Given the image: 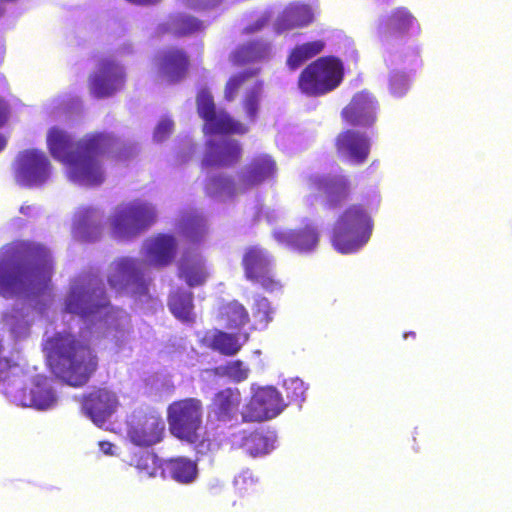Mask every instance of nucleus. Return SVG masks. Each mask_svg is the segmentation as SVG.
Returning <instances> with one entry per match:
<instances>
[{
  "label": "nucleus",
  "instance_id": "f257e3e1",
  "mask_svg": "<svg viewBox=\"0 0 512 512\" xmlns=\"http://www.w3.org/2000/svg\"><path fill=\"white\" fill-rule=\"evenodd\" d=\"M47 144L52 156L66 166L69 179L85 186H97L105 180L99 156L107 153L113 162L126 163L138 153L134 144L122 143L112 133L92 132L73 142L57 127L49 130Z\"/></svg>",
  "mask_w": 512,
  "mask_h": 512
},
{
  "label": "nucleus",
  "instance_id": "f03ea898",
  "mask_svg": "<svg viewBox=\"0 0 512 512\" xmlns=\"http://www.w3.org/2000/svg\"><path fill=\"white\" fill-rule=\"evenodd\" d=\"M43 351L52 372L69 385L87 383L97 369V357L90 345L71 333H57L46 339Z\"/></svg>",
  "mask_w": 512,
  "mask_h": 512
},
{
  "label": "nucleus",
  "instance_id": "7ed1b4c3",
  "mask_svg": "<svg viewBox=\"0 0 512 512\" xmlns=\"http://www.w3.org/2000/svg\"><path fill=\"white\" fill-rule=\"evenodd\" d=\"M32 294L30 247L14 243L0 250V296L28 299Z\"/></svg>",
  "mask_w": 512,
  "mask_h": 512
},
{
  "label": "nucleus",
  "instance_id": "20e7f679",
  "mask_svg": "<svg viewBox=\"0 0 512 512\" xmlns=\"http://www.w3.org/2000/svg\"><path fill=\"white\" fill-rule=\"evenodd\" d=\"M373 228L374 221L367 207L360 203L351 204L335 221L331 243L339 253H354L370 240Z\"/></svg>",
  "mask_w": 512,
  "mask_h": 512
},
{
  "label": "nucleus",
  "instance_id": "39448f33",
  "mask_svg": "<svg viewBox=\"0 0 512 512\" xmlns=\"http://www.w3.org/2000/svg\"><path fill=\"white\" fill-rule=\"evenodd\" d=\"M344 79V66L335 56H322L299 74L297 85L308 97H321L337 89Z\"/></svg>",
  "mask_w": 512,
  "mask_h": 512
},
{
  "label": "nucleus",
  "instance_id": "423d86ee",
  "mask_svg": "<svg viewBox=\"0 0 512 512\" xmlns=\"http://www.w3.org/2000/svg\"><path fill=\"white\" fill-rule=\"evenodd\" d=\"M202 417L203 403L198 398L179 399L167 407L169 432L175 438L190 444L199 441Z\"/></svg>",
  "mask_w": 512,
  "mask_h": 512
},
{
  "label": "nucleus",
  "instance_id": "0eeeda50",
  "mask_svg": "<svg viewBox=\"0 0 512 512\" xmlns=\"http://www.w3.org/2000/svg\"><path fill=\"white\" fill-rule=\"evenodd\" d=\"M241 265L245 278L272 293L282 288L281 280L274 271V260L270 253L259 245L248 246L243 253Z\"/></svg>",
  "mask_w": 512,
  "mask_h": 512
},
{
  "label": "nucleus",
  "instance_id": "6e6552de",
  "mask_svg": "<svg viewBox=\"0 0 512 512\" xmlns=\"http://www.w3.org/2000/svg\"><path fill=\"white\" fill-rule=\"evenodd\" d=\"M305 187L310 204L325 198V205L328 208H336L346 202L352 191L351 181L344 175H310L305 180Z\"/></svg>",
  "mask_w": 512,
  "mask_h": 512
},
{
  "label": "nucleus",
  "instance_id": "1a4fd4ad",
  "mask_svg": "<svg viewBox=\"0 0 512 512\" xmlns=\"http://www.w3.org/2000/svg\"><path fill=\"white\" fill-rule=\"evenodd\" d=\"M156 220L155 209L147 203L135 202L119 208L112 221V233L117 239H130Z\"/></svg>",
  "mask_w": 512,
  "mask_h": 512
},
{
  "label": "nucleus",
  "instance_id": "9d476101",
  "mask_svg": "<svg viewBox=\"0 0 512 512\" xmlns=\"http://www.w3.org/2000/svg\"><path fill=\"white\" fill-rule=\"evenodd\" d=\"M126 78L124 66L111 57H103L89 75L88 88L95 98H108L124 88Z\"/></svg>",
  "mask_w": 512,
  "mask_h": 512
},
{
  "label": "nucleus",
  "instance_id": "9b49d317",
  "mask_svg": "<svg viewBox=\"0 0 512 512\" xmlns=\"http://www.w3.org/2000/svg\"><path fill=\"white\" fill-rule=\"evenodd\" d=\"M108 305L104 288L89 281L72 286L65 301V311L85 318Z\"/></svg>",
  "mask_w": 512,
  "mask_h": 512
},
{
  "label": "nucleus",
  "instance_id": "f8f14e48",
  "mask_svg": "<svg viewBox=\"0 0 512 512\" xmlns=\"http://www.w3.org/2000/svg\"><path fill=\"white\" fill-rule=\"evenodd\" d=\"M379 103L368 90L355 93L349 103L341 110L343 122L349 126L368 129L377 121Z\"/></svg>",
  "mask_w": 512,
  "mask_h": 512
},
{
  "label": "nucleus",
  "instance_id": "ddd939ff",
  "mask_svg": "<svg viewBox=\"0 0 512 512\" xmlns=\"http://www.w3.org/2000/svg\"><path fill=\"white\" fill-rule=\"evenodd\" d=\"M286 407L280 392L274 387L260 388L251 397L242 414V422H262L279 415Z\"/></svg>",
  "mask_w": 512,
  "mask_h": 512
},
{
  "label": "nucleus",
  "instance_id": "4468645a",
  "mask_svg": "<svg viewBox=\"0 0 512 512\" xmlns=\"http://www.w3.org/2000/svg\"><path fill=\"white\" fill-rule=\"evenodd\" d=\"M153 64L159 77L169 83H178L188 75L191 60L183 48L171 46L159 51Z\"/></svg>",
  "mask_w": 512,
  "mask_h": 512
},
{
  "label": "nucleus",
  "instance_id": "2eb2a0df",
  "mask_svg": "<svg viewBox=\"0 0 512 512\" xmlns=\"http://www.w3.org/2000/svg\"><path fill=\"white\" fill-rule=\"evenodd\" d=\"M138 263L132 258H121L115 261L108 277L111 288L120 291L131 286L134 294L146 295L149 283L145 280Z\"/></svg>",
  "mask_w": 512,
  "mask_h": 512
},
{
  "label": "nucleus",
  "instance_id": "dca6fc26",
  "mask_svg": "<svg viewBox=\"0 0 512 512\" xmlns=\"http://www.w3.org/2000/svg\"><path fill=\"white\" fill-rule=\"evenodd\" d=\"M127 435L134 445L150 447L163 440L165 423L159 414L144 413L131 421Z\"/></svg>",
  "mask_w": 512,
  "mask_h": 512
},
{
  "label": "nucleus",
  "instance_id": "f3484780",
  "mask_svg": "<svg viewBox=\"0 0 512 512\" xmlns=\"http://www.w3.org/2000/svg\"><path fill=\"white\" fill-rule=\"evenodd\" d=\"M242 395L238 388L227 387L214 394L209 405L208 419L222 424H237L241 413Z\"/></svg>",
  "mask_w": 512,
  "mask_h": 512
},
{
  "label": "nucleus",
  "instance_id": "a211bd4d",
  "mask_svg": "<svg viewBox=\"0 0 512 512\" xmlns=\"http://www.w3.org/2000/svg\"><path fill=\"white\" fill-rule=\"evenodd\" d=\"M118 399L114 392L99 388L85 395L82 399V409L96 424L100 425L116 411Z\"/></svg>",
  "mask_w": 512,
  "mask_h": 512
},
{
  "label": "nucleus",
  "instance_id": "6ab92c4d",
  "mask_svg": "<svg viewBox=\"0 0 512 512\" xmlns=\"http://www.w3.org/2000/svg\"><path fill=\"white\" fill-rule=\"evenodd\" d=\"M370 146L369 138L353 129L344 130L335 138L337 153L357 165L363 164L368 159Z\"/></svg>",
  "mask_w": 512,
  "mask_h": 512
},
{
  "label": "nucleus",
  "instance_id": "aec40b11",
  "mask_svg": "<svg viewBox=\"0 0 512 512\" xmlns=\"http://www.w3.org/2000/svg\"><path fill=\"white\" fill-rule=\"evenodd\" d=\"M273 238L278 244L299 253L314 250L319 242L318 231L311 224L291 230H276L273 232Z\"/></svg>",
  "mask_w": 512,
  "mask_h": 512
},
{
  "label": "nucleus",
  "instance_id": "412c9836",
  "mask_svg": "<svg viewBox=\"0 0 512 512\" xmlns=\"http://www.w3.org/2000/svg\"><path fill=\"white\" fill-rule=\"evenodd\" d=\"M419 32L420 26L409 10L403 7L396 8L379 28V36L384 42L403 38L410 31Z\"/></svg>",
  "mask_w": 512,
  "mask_h": 512
},
{
  "label": "nucleus",
  "instance_id": "4be33fe9",
  "mask_svg": "<svg viewBox=\"0 0 512 512\" xmlns=\"http://www.w3.org/2000/svg\"><path fill=\"white\" fill-rule=\"evenodd\" d=\"M242 147L238 140L227 139L219 145L210 142L202 160L203 167H232L240 162Z\"/></svg>",
  "mask_w": 512,
  "mask_h": 512
},
{
  "label": "nucleus",
  "instance_id": "5701e85b",
  "mask_svg": "<svg viewBox=\"0 0 512 512\" xmlns=\"http://www.w3.org/2000/svg\"><path fill=\"white\" fill-rule=\"evenodd\" d=\"M271 56V44L264 39H256L236 47L229 55L234 67H242L268 60Z\"/></svg>",
  "mask_w": 512,
  "mask_h": 512
},
{
  "label": "nucleus",
  "instance_id": "b1692460",
  "mask_svg": "<svg viewBox=\"0 0 512 512\" xmlns=\"http://www.w3.org/2000/svg\"><path fill=\"white\" fill-rule=\"evenodd\" d=\"M34 301L37 296L49 295L53 272L50 252L40 244H34Z\"/></svg>",
  "mask_w": 512,
  "mask_h": 512
},
{
  "label": "nucleus",
  "instance_id": "393cba45",
  "mask_svg": "<svg viewBox=\"0 0 512 512\" xmlns=\"http://www.w3.org/2000/svg\"><path fill=\"white\" fill-rule=\"evenodd\" d=\"M198 475V466L195 461L188 457L178 456L163 460L162 478L188 485L193 483Z\"/></svg>",
  "mask_w": 512,
  "mask_h": 512
},
{
  "label": "nucleus",
  "instance_id": "a878e982",
  "mask_svg": "<svg viewBox=\"0 0 512 512\" xmlns=\"http://www.w3.org/2000/svg\"><path fill=\"white\" fill-rule=\"evenodd\" d=\"M275 171L276 164L270 156H256L245 166L240 176V183L246 189L257 186L272 178Z\"/></svg>",
  "mask_w": 512,
  "mask_h": 512
},
{
  "label": "nucleus",
  "instance_id": "bb28decb",
  "mask_svg": "<svg viewBox=\"0 0 512 512\" xmlns=\"http://www.w3.org/2000/svg\"><path fill=\"white\" fill-rule=\"evenodd\" d=\"M146 252L151 265L165 267L176 255V240L171 235L159 234L147 241Z\"/></svg>",
  "mask_w": 512,
  "mask_h": 512
},
{
  "label": "nucleus",
  "instance_id": "cd10ccee",
  "mask_svg": "<svg viewBox=\"0 0 512 512\" xmlns=\"http://www.w3.org/2000/svg\"><path fill=\"white\" fill-rule=\"evenodd\" d=\"M313 20L314 14L309 5L292 4L277 18L276 29L281 33L295 28H302L311 24Z\"/></svg>",
  "mask_w": 512,
  "mask_h": 512
},
{
  "label": "nucleus",
  "instance_id": "c85d7f7f",
  "mask_svg": "<svg viewBox=\"0 0 512 512\" xmlns=\"http://www.w3.org/2000/svg\"><path fill=\"white\" fill-rule=\"evenodd\" d=\"M178 276L183 279L189 287H197L207 281L209 273L202 258L184 255L180 260Z\"/></svg>",
  "mask_w": 512,
  "mask_h": 512
},
{
  "label": "nucleus",
  "instance_id": "c756f323",
  "mask_svg": "<svg viewBox=\"0 0 512 512\" xmlns=\"http://www.w3.org/2000/svg\"><path fill=\"white\" fill-rule=\"evenodd\" d=\"M127 464L133 467L141 478L162 476V464L157 454L151 451H137L130 455Z\"/></svg>",
  "mask_w": 512,
  "mask_h": 512
},
{
  "label": "nucleus",
  "instance_id": "7c9ffc66",
  "mask_svg": "<svg viewBox=\"0 0 512 512\" xmlns=\"http://www.w3.org/2000/svg\"><path fill=\"white\" fill-rule=\"evenodd\" d=\"M5 325L15 339L30 335V304L14 305L3 317Z\"/></svg>",
  "mask_w": 512,
  "mask_h": 512
},
{
  "label": "nucleus",
  "instance_id": "2f4dec72",
  "mask_svg": "<svg viewBox=\"0 0 512 512\" xmlns=\"http://www.w3.org/2000/svg\"><path fill=\"white\" fill-rule=\"evenodd\" d=\"M218 317L229 330H240L250 321L248 310L237 300L222 304Z\"/></svg>",
  "mask_w": 512,
  "mask_h": 512
},
{
  "label": "nucleus",
  "instance_id": "473e14b6",
  "mask_svg": "<svg viewBox=\"0 0 512 512\" xmlns=\"http://www.w3.org/2000/svg\"><path fill=\"white\" fill-rule=\"evenodd\" d=\"M249 333H243L241 337L222 330H217L211 339V348L224 356H234L249 340Z\"/></svg>",
  "mask_w": 512,
  "mask_h": 512
},
{
  "label": "nucleus",
  "instance_id": "72a5a7b5",
  "mask_svg": "<svg viewBox=\"0 0 512 512\" xmlns=\"http://www.w3.org/2000/svg\"><path fill=\"white\" fill-rule=\"evenodd\" d=\"M205 134H238L243 135L248 132V127L235 120L227 112L221 110L213 120L204 124Z\"/></svg>",
  "mask_w": 512,
  "mask_h": 512
},
{
  "label": "nucleus",
  "instance_id": "f704fd0d",
  "mask_svg": "<svg viewBox=\"0 0 512 512\" xmlns=\"http://www.w3.org/2000/svg\"><path fill=\"white\" fill-rule=\"evenodd\" d=\"M325 48L323 40H314L296 45L289 53L286 65L292 71L297 70L308 60L320 54Z\"/></svg>",
  "mask_w": 512,
  "mask_h": 512
},
{
  "label": "nucleus",
  "instance_id": "c9c22d12",
  "mask_svg": "<svg viewBox=\"0 0 512 512\" xmlns=\"http://www.w3.org/2000/svg\"><path fill=\"white\" fill-rule=\"evenodd\" d=\"M171 313L180 321L190 323L194 321L192 292L177 290L169 297L168 302Z\"/></svg>",
  "mask_w": 512,
  "mask_h": 512
},
{
  "label": "nucleus",
  "instance_id": "e433bc0d",
  "mask_svg": "<svg viewBox=\"0 0 512 512\" xmlns=\"http://www.w3.org/2000/svg\"><path fill=\"white\" fill-rule=\"evenodd\" d=\"M57 403V396L51 385V380L46 376H37L34 379V409L48 410Z\"/></svg>",
  "mask_w": 512,
  "mask_h": 512
},
{
  "label": "nucleus",
  "instance_id": "4c0bfd02",
  "mask_svg": "<svg viewBox=\"0 0 512 512\" xmlns=\"http://www.w3.org/2000/svg\"><path fill=\"white\" fill-rule=\"evenodd\" d=\"M5 394L13 403L21 407L32 406V389L27 387L26 381L16 375L12 379H8L5 384Z\"/></svg>",
  "mask_w": 512,
  "mask_h": 512
},
{
  "label": "nucleus",
  "instance_id": "58836bf2",
  "mask_svg": "<svg viewBox=\"0 0 512 512\" xmlns=\"http://www.w3.org/2000/svg\"><path fill=\"white\" fill-rule=\"evenodd\" d=\"M169 31L176 37L189 36L204 29L203 22L196 17L178 14L168 22Z\"/></svg>",
  "mask_w": 512,
  "mask_h": 512
},
{
  "label": "nucleus",
  "instance_id": "ea45409f",
  "mask_svg": "<svg viewBox=\"0 0 512 512\" xmlns=\"http://www.w3.org/2000/svg\"><path fill=\"white\" fill-rule=\"evenodd\" d=\"M240 446L246 454L252 457L264 455L270 450L268 437L259 431L244 432Z\"/></svg>",
  "mask_w": 512,
  "mask_h": 512
},
{
  "label": "nucleus",
  "instance_id": "a19ab883",
  "mask_svg": "<svg viewBox=\"0 0 512 512\" xmlns=\"http://www.w3.org/2000/svg\"><path fill=\"white\" fill-rule=\"evenodd\" d=\"M13 169L17 184L30 187L32 184V151L20 152L14 162Z\"/></svg>",
  "mask_w": 512,
  "mask_h": 512
},
{
  "label": "nucleus",
  "instance_id": "79ce46f5",
  "mask_svg": "<svg viewBox=\"0 0 512 512\" xmlns=\"http://www.w3.org/2000/svg\"><path fill=\"white\" fill-rule=\"evenodd\" d=\"M259 68H250L231 75L224 87V98L227 101H233L238 95L240 89L250 79L259 74Z\"/></svg>",
  "mask_w": 512,
  "mask_h": 512
},
{
  "label": "nucleus",
  "instance_id": "37998d69",
  "mask_svg": "<svg viewBox=\"0 0 512 512\" xmlns=\"http://www.w3.org/2000/svg\"><path fill=\"white\" fill-rule=\"evenodd\" d=\"M274 310L270 301L263 296L255 299L252 307V315L254 318V328L264 329L273 320Z\"/></svg>",
  "mask_w": 512,
  "mask_h": 512
},
{
  "label": "nucleus",
  "instance_id": "c03bdc74",
  "mask_svg": "<svg viewBox=\"0 0 512 512\" xmlns=\"http://www.w3.org/2000/svg\"><path fill=\"white\" fill-rule=\"evenodd\" d=\"M196 105L198 115L204 120L205 124L213 120L218 113L213 96L208 89H201L197 93Z\"/></svg>",
  "mask_w": 512,
  "mask_h": 512
},
{
  "label": "nucleus",
  "instance_id": "a18cd8bd",
  "mask_svg": "<svg viewBox=\"0 0 512 512\" xmlns=\"http://www.w3.org/2000/svg\"><path fill=\"white\" fill-rule=\"evenodd\" d=\"M215 373L220 376H225L233 382H242L247 379L249 369L244 365L241 360L230 361L225 365L219 366L215 369Z\"/></svg>",
  "mask_w": 512,
  "mask_h": 512
},
{
  "label": "nucleus",
  "instance_id": "49530a36",
  "mask_svg": "<svg viewBox=\"0 0 512 512\" xmlns=\"http://www.w3.org/2000/svg\"><path fill=\"white\" fill-rule=\"evenodd\" d=\"M262 93V82L256 83L250 90L247 91L243 99V108L246 116L254 121L257 117L259 110V103Z\"/></svg>",
  "mask_w": 512,
  "mask_h": 512
},
{
  "label": "nucleus",
  "instance_id": "de8ad7c7",
  "mask_svg": "<svg viewBox=\"0 0 512 512\" xmlns=\"http://www.w3.org/2000/svg\"><path fill=\"white\" fill-rule=\"evenodd\" d=\"M283 390L286 397V406L292 403H301L305 398L306 387L303 381L298 378L286 380Z\"/></svg>",
  "mask_w": 512,
  "mask_h": 512
},
{
  "label": "nucleus",
  "instance_id": "09e8293b",
  "mask_svg": "<svg viewBox=\"0 0 512 512\" xmlns=\"http://www.w3.org/2000/svg\"><path fill=\"white\" fill-rule=\"evenodd\" d=\"M234 487L237 494L243 497L257 493L259 484L251 473L244 471L235 477Z\"/></svg>",
  "mask_w": 512,
  "mask_h": 512
},
{
  "label": "nucleus",
  "instance_id": "8fccbe9b",
  "mask_svg": "<svg viewBox=\"0 0 512 512\" xmlns=\"http://www.w3.org/2000/svg\"><path fill=\"white\" fill-rule=\"evenodd\" d=\"M50 162L43 152L34 149V185L43 184L50 176Z\"/></svg>",
  "mask_w": 512,
  "mask_h": 512
},
{
  "label": "nucleus",
  "instance_id": "3c124183",
  "mask_svg": "<svg viewBox=\"0 0 512 512\" xmlns=\"http://www.w3.org/2000/svg\"><path fill=\"white\" fill-rule=\"evenodd\" d=\"M4 347L2 341L0 340V380L7 379V372L13 368L20 367L19 360H13L7 357H4L3 354Z\"/></svg>",
  "mask_w": 512,
  "mask_h": 512
},
{
  "label": "nucleus",
  "instance_id": "603ef678",
  "mask_svg": "<svg viewBox=\"0 0 512 512\" xmlns=\"http://www.w3.org/2000/svg\"><path fill=\"white\" fill-rule=\"evenodd\" d=\"M173 130V122L170 120L161 121L155 129L154 138L157 141H163Z\"/></svg>",
  "mask_w": 512,
  "mask_h": 512
},
{
  "label": "nucleus",
  "instance_id": "864d4df0",
  "mask_svg": "<svg viewBox=\"0 0 512 512\" xmlns=\"http://www.w3.org/2000/svg\"><path fill=\"white\" fill-rule=\"evenodd\" d=\"M391 92L395 96L403 95L407 90V81L403 77L395 76L390 82Z\"/></svg>",
  "mask_w": 512,
  "mask_h": 512
},
{
  "label": "nucleus",
  "instance_id": "5fc2aeb1",
  "mask_svg": "<svg viewBox=\"0 0 512 512\" xmlns=\"http://www.w3.org/2000/svg\"><path fill=\"white\" fill-rule=\"evenodd\" d=\"M11 108L7 100L0 96V128L3 127L9 120Z\"/></svg>",
  "mask_w": 512,
  "mask_h": 512
},
{
  "label": "nucleus",
  "instance_id": "6e6d98bb",
  "mask_svg": "<svg viewBox=\"0 0 512 512\" xmlns=\"http://www.w3.org/2000/svg\"><path fill=\"white\" fill-rule=\"evenodd\" d=\"M267 23V19L265 17H261L259 19H257L255 22L247 25L244 29H243V33L244 34H251V33H254V32H257V31H260L261 29L264 28V26L266 25Z\"/></svg>",
  "mask_w": 512,
  "mask_h": 512
},
{
  "label": "nucleus",
  "instance_id": "4d7b16f0",
  "mask_svg": "<svg viewBox=\"0 0 512 512\" xmlns=\"http://www.w3.org/2000/svg\"><path fill=\"white\" fill-rule=\"evenodd\" d=\"M100 450L106 455H113L114 445L109 441H100L98 443Z\"/></svg>",
  "mask_w": 512,
  "mask_h": 512
},
{
  "label": "nucleus",
  "instance_id": "13d9d810",
  "mask_svg": "<svg viewBox=\"0 0 512 512\" xmlns=\"http://www.w3.org/2000/svg\"><path fill=\"white\" fill-rule=\"evenodd\" d=\"M94 213V210L91 208H86L82 211V215L80 217L81 224H84L88 218L92 216Z\"/></svg>",
  "mask_w": 512,
  "mask_h": 512
},
{
  "label": "nucleus",
  "instance_id": "bf43d9fd",
  "mask_svg": "<svg viewBox=\"0 0 512 512\" xmlns=\"http://www.w3.org/2000/svg\"><path fill=\"white\" fill-rule=\"evenodd\" d=\"M6 145H7L6 137L0 133V152L5 149Z\"/></svg>",
  "mask_w": 512,
  "mask_h": 512
},
{
  "label": "nucleus",
  "instance_id": "052dcab7",
  "mask_svg": "<svg viewBox=\"0 0 512 512\" xmlns=\"http://www.w3.org/2000/svg\"><path fill=\"white\" fill-rule=\"evenodd\" d=\"M16 1L17 0H0V16L4 12V4H6V3H13V2H16Z\"/></svg>",
  "mask_w": 512,
  "mask_h": 512
},
{
  "label": "nucleus",
  "instance_id": "680f3d73",
  "mask_svg": "<svg viewBox=\"0 0 512 512\" xmlns=\"http://www.w3.org/2000/svg\"><path fill=\"white\" fill-rule=\"evenodd\" d=\"M408 336H409V337H413V338H415V337H416V334H415V332H409V333H405V334H404V338H407Z\"/></svg>",
  "mask_w": 512,
  "mask_h": 512
},
{
  "label": "nucleus",
  "instance_id": "e2e57ef3",
  "mask_svg": "<svg viewBox=\"0 0 512 512\" xmlns=\"http://www.w3.org/2000/svg\"><path fill=\"white\" fill-rule=\"evenodd\" d=\"M26 209L28 210V209H29V207H26V208H25L24 206H22V207H21V209H20V211H21L22 213H26Z\"/></svg>",
  "mask_w": 512,
  "mask_h": 512
},
{
  "label": "nucleus",
  "instance_id": "0e129e2a",
  "mask_svg": "<svg viewBox=\"0 0 512 512\" xmlns=\"http://www.w3.org/2000/svg\"><path fill=\"white\" fill-rule=\"evenodd\" d=\"M220 0H213V3L216 4L218 3Z\"/></svg>",
  "mask_w": 512,
  "mask_h": 512
}]
</instances>
